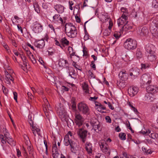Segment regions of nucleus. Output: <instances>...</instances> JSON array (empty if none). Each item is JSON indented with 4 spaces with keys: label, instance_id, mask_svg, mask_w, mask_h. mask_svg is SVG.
<instances>
[{
    "label": "nucleus",
    "instance_id": "nucleus-1",
    "mask_svg": "<svg viewBox=\"0 0 158 158\" xmlns=\"http://www.w3.org/2000/svg\"><path fill=\"white\" fill-rule=\"evenodd\" d=\"M65 31L67 36L71 38L76 36L77 34V29L73 24L66 23L65 26Z\"/></svg>",
    "mask_w": 158,
    "mask_h": 158
},
{
    "label": "nucleus",
    "instance_id": "nucleus-2",
    "mask_svg": "<svg viewBox=\"0 0 158 158\" xmlns=\"http://www.w3.org/2000/svg\"><path fill=\"white\" fill-rule=\"evenodd\" d=\"M64 144L66 146L69 145L70 150L72 152L75 151V149L77 147L76 143L72 140L68 135L65 136L64 139Z\"/></svg>",
    "mask_w": 158,
    "mask_h": 158
},
{
    "label": "nucleus",
    "instance_id": "nucleus-3",
    "mask_svg": "<svg viewBox=\"0 0 158 158\" xmlns=\"http://www.w3.org/2000/svg\"><path fill=\"white\" fill-rule=\"evenodd\" d=\"M137 42L131 39L127 40L124 44V46L126 49H135L136 48Z\"/></svg>",
    "mask_w": 158,
    "mask_h": 158
},
{
    "label": "nucleus",
    "instance_id": "nucleus-4",
    "mask_svg": "<svg viewBox=\"0 0 158 158\" xmlns=\"http://www.w3.org/2000/svg\"><path fill=\"white\" fill-rule=\"evenodd\" d=\"M78 109L80 113L83 114H88L89 113V109L87 105L84 102L78 103Z\"/></svg>",
    "mask_w": 158,
    "mask_h": 158
},
{
    "label": "nucleus",
    "instance_id": "nucleus-5",
    "mask_svg": "<svg viewBox=\"0 0 158 158\" xmlns=\"http://www.w3.org/2000/svg\"><path fill=\"white\" fill-rule=\"evenodd\" d=\"M90 123L93 128L97 132H98L102 130L101 125L98 119L95 118H92Z\"/></svg>",
    "mask_w": 158,
    "mask_h": 158
},
{
    "label": "nucleus",
    "instance_id": "nucleus-6",
    "mask_svg": "<svg viewBox=\"0 0 158 158\" xmlns=\"http://www.w3.org/2000/svg\"><path fill=\"white\" fill-rule=\"evenodd\" d=\"M85 119L80 114L76 113L74 115V122L78 127L81 126L84 123Z\"/></svg>",
    "mask_w": 158,
    "mask_h": 158
},
{
    "label": "nucleus",
    "instance_id": "nucleus-7",
    "mask_svg": "<svg viewBox=\"0 0 158 158\" xmlns=\"http://www.w3.org/2000/svg\"><path fill=\"white\" fill-rule=\"evenodd\" d=\"M150 29L151 33L154 36H156L158 34V23L156 20H153L151 24Z\"/></svg>",
    "mask_w": 158,
    "mask_h": 158
},
{
    "label": "nucleus",
    "instance_id": "nucleus-8",
    "mask_svg": "<svg viewBox=\"0 0 158 158\" xmlns=\"http://www.w3.org/2000/svg\"><path fill=\"white\" fill-rule=\"evenodd\" d=\"M151 78L149 75L143 74L141 77V83L142 85L150 84L151 82Z\"/></svg>",
    "mask_w": 158,
    "mask_h": 158
},
{
    "label": "nucleus",
    "instance_id": "nucleus-9",
    "mask_svg": "<svg viewBox=\"0 0 158 158\" xmlns=\"http://www.w3.org/2000/svg\"><path fill=\"white\" fill-rule=\"evenodd\" d=\"M87 131L84 130L82 128L79 129L77 131V134L82 139L83 143L85 141L87 135Z\"/></svg>",
    "mask_w": 158,
    "mask_h": 158
},
{
    "label": "nucleus",
    "instance_id": "nucleus-10",
    "mask_svg": "<svg viewBox=\"0 0 158 158\" xmlns=\"http://www.w3.org/2000/svg\"><path fill=\"white\" fill-rule=\"evenodd\" d=\"M139 91V89L137 87L131 86L128 89V93L131 97H133L136 95Z\"/></svg>",
    "mask_w": 158,
    "mask_h": 158
},
{
    "label": "nucleus",
    "instance_id": "nucleus-11",
    "mask_svg": "<svg viewBox=\"0 0 158 158\" xmlns=\"http://www.w3.org/2000/svg\"><path fill=\"white\" fill-rule=\"evenodd\" d=\"M99 143L100 148L103 152L106 153L108 152V146L105 140H101Z\"/></svg>",
    "mask_w": 158,
    "mask_h": 158
},
{
    "label": "nucleus",
    "instance_id": "nucleus-12",
    "mask_svg": "<svg viewBox=\"0 0 158 158\" xmlns=\"http://www.w3.org/2000/svg\"><path fill=\"white\" fill-rule=\"evenodd\" d=\"M127 17L124 15H122L121 17L119 18L118 20V26H123L126 23H128L127 21Z\"/></svg>",
    "mask_w": 158,
    "mask_h": 158
},
{
    "label": "nucleus",
    "instance_id": "nucleus-13",
    "mask_svg": "<svg viewBox=\"0 0 158 158\" xmlns=\"http://www.w3.org/2000/svg\"><path fill=\"white\" fill-rule=\"evenodd\" d=\"M52 22L54 23H61L62 24L65 23L59 14H55L52 18Z\"/></svg>",
    "mask_w": 158,
    "mask_h": 158
},
{
    "label": "nucleus",
    "instance_id": "nucleus-14",
    "mask_svg": "<svg viewBox=\"0 0 158 158\" xmlns=\"http://www.w3.org/2000/svg\"><path fill=\"white\" fill-rule=\"evenodd\" d=\"M146 89L148 92L152 94L158 92V87L156 85H149L146 88Z\"/></svg>",
    "mask_w": 158,
    "mask_h": 158
},
{
    "label": "nucleus",
    "instance_id": "nucleus-15",
    "mask_svg": "<svg viewBox=\"0 0 158 158\" xmlns=\"http://www.w3.org/2000/svg\"><path fill=\"white\" fill-rule=\"evenodd\" d=\"M43 26L40 23H36L34 25L33 30L36 33H39L42 31Z\"/></svg>",
    "mask_w": 158,
    "mask_h": 158
},
{
    "label": "nucleus",
    "instance_id": "nucleus-16",
    "mask_svg": "<svg viewBox=\"0 0 158 158\" xmlns=\"http://www.w3.org/2000/svg\"><path fill=\"white\" fill-rule=\"evenodd\" d=\"M147 52L148 53V59L150 61H152L156 60V54L153 50H147Z\"/></svg>",
    "mask_w": 158,
    "mask_h": 158
},
{
    "label": "nucleus",
    "instance_id": "nucleus-17",
    "mask_svg": "<svg viewBox=\"0 0 158 158\" xmlns=\"http://www.w3.org/2000/svg\"><path fill=\"white\" fill-rule=\"evenodd\" d=\"M58 64L60 67L63 68H68L69 65V63L67 60L64 59H60L59 60Z\"/></svg>",
    "mask_w": 158,
    "mask_h": 158
},
{
    "label": "nucleus",
    "instance_id": "nucleus-18",
    "mask_svg": "<svg viewBox=\"0 0 158 158\" xmlns=\"http://www.w3.org/2000/svg\"><path fill=\"white\" fill-rule=\"evenodd\" d=\"M137 33L141 36H146L148 35L149 31L146 27H144L142 29H139Z\"/></svg>",
    "mask_w": 158,
    "mask_h": 158
},
{
    "label": "nucleus",
    "instance_id": "nucleus-19",
    "mask_svg": "<svg viewBox=\"0 0 158 158\" xmlns=\"http://www.w3.org/2000/svg\"><path fill=\"white\" fill-rule=\"evenodd\" d=\"M5 73L6 76L5 82L6 83L10 85V81L13 82L14 79L8 72L6 71H5Z\"/></svg>",
    "mask_w": 158,
    "mask_h": 158
},
{
    "label": "nucleus",
    "instance_id": "nucleus-20",
    "mask_svg": "<svg viewBox=\"0 0 158 158\" xmlns=\"http://www.w3.org/2000/svg\"><path fill=\"white\" fill-rule=\"evenodd\" d=\"M85 148L88 154L91 155L93 152L92 144L89 142H87L85 144Z\"/></svg>",
    "mask_w": 158,
    "mask_h": 158
},
{
    "label": "nucleus",
    "instance_id": "nucleus-21",
    "mask_svg": "<svg viewBox=\"0 0 158 158\" xmlns=\"http://www.w3.org/2000/svg\"><path fill=\"white\" fill-rule=\"evenodd\" d=\"M21 58L23 62V65H21V68L22 69L25 71H26L27 70V59L26 58V57L22 55V56L20 57Z\"/></svg>",
    "mask_w": 158,
    "mask_h": 158
},
{
    "label": "nucleus",
    "instance_id": "nucleus-22",
    "mask_svg": "<svg viewBox=\"0 0 158 158\" xmlns=\"http://www.w3.org/2000/svg\"><path fill=\"white\" fill-rule=\"evenodd\" d=\"M54 7L55 9L59 13L61 14L64 12V7L61 5L56 4L54 6Z\"/></svg>",
    "mask_w": 158,
    "mask_h": 158
},
{
    "label": "nucleus",
    "instance_id": "nucleus-23",
    "mask_svg": "<svg viewBox=\"0 0 158 158\" xmlns=\"http://www.w3.org/2000/svg\"><path fill=\"white\" fill-rule=\"evenodd\" d=\"M44 110L45 114L47 118H49L51 116V114H52V111L51 110V108L50 106L47 107L46 106L44 107Z\"/></svg>",
    "mask_w": 158,
    "mask_h": 158
},
{
    "label": "nucleus",
    "instance_id": "nucleus-24",
    "mask_svg": "<svg viewBox=\"0 0 158 158\" xmlns=\"http://www.w3.org/2000/svg\"><path fill=\"white\" fill-rule=\"evenodd\" d=\"M144 98L145 100L149 102H152L154 100L153 95L150 93H147L145 94Z\"/></svg>",
    "mask_w": 158,
    "mask_h": 158
},
{
    "label": "nucleus",
    "instance_id": "nucleus-25",
    "mask_svg": "<svg viewBox=\"0 0 158 158\" xmlns=\"http://www.w3.org/2000/svg\"><path fill=\"white\" fill-rule=\"evenodd\" d=\"M139 69L136 68H133L130 70V75L131 76L137 77L139 74Z\"/></svg>",
    "mask_w": 158,
    "mask_h": 158
},
{
    "label": "nucleus",
    "instance_id": "nucleus-26",
    "mask_svg": "<svg viewBox=\"0 0 158 158\" xmlns=\"http://www.w3.org/2000/svg\"><path fill=\"white\" fill-rule=\"evenodd\" d=\"M32 131L35 136H36V133L39 135H40V131L39 127L32 125Z\"/></svg>",
    "mask_w": 158,
    "mask_h": 158
},
{
    "label": "nucleus",
    "instance_id": "nucleus-27",
    "mask_svg": "<svg viewBox=\"0 0 158 158\" xmlns=\"http://www.w3.org/2000/svg\"><path fill=\"white\" fill-rule=\"evenodd\" d=\"M44 45V42L43 39L41 40H39L35 43V46L39 48H42Z\"/></svg>",
    "mask_w": 158,
    "mask_h": 158
},
{
    "label": "nucleus",
    "instance_id": "nucleus-28",
    "mask_svg": "<svg viewBox=\"0 0 158 158\" xmlns=\"http://www.w3.org/2000/svg\"><path fill=\"white\" fill-rule=\"evenodd\" d=\"M60 118L61 119L62 121H66V118L67 117L66 112L65 110L61 112L58 113Z\"/></svg>",
    "mask_w": 158,
    "mask_h": 158
},
{
    "label": "nucleus",
    "instance_id": "nucleus-29",
    "mask_svg": "<svg viewBox=\"0 0 158 158\" xmlns=\"http://www.w3.org/2000/svg\"><path fill=\"white\" fill-rule=\"evenodd\" d=\"M125 70H123L119 73L118 76L122 80H125L127 78V76L125 73Z\"/></svg>",
    "mask_w": 158,
    "mask_h": 158
},
{
    "label": "nucleus",
    "instance_id": "nucleus-30",
    "mask_svg": "<svg viewBox=\"0 0 158 158\" xmlns=\"http://www.w3.org/2000/svg\"><path fill=\"white\" fill-rule=\"evenodd\" d=\"M68 72L69 73V75L73 78H74L75 76V71L73 68L69 67L68 68Z\"/></svg>",
    "mask_w": 158,
    "mask_h": 158
},
{
    "label": "nucleus",
    "instance_id": "nucleus-31",
    "mask_svg": "<svg viewBox=\"0 0 158 158\" xmlns=\"http://www.w3.org/2000/svg\"><path fill=\"white\" fill-rule=\"evenodd\" d=\"M60 42L63 48L65 46H67L69 45V42L68 41L65 37L62 38L60 40Z\"/></svg>",
    "mask_w": 158,
    "mask_h": 158
},
{
    "label": "nucleus",
    "instance_id": "nucleus-32",
    "mask_svg": "<svg viewBox=\"0 0 158 158\" xmlns=\"http://www.w3.org/2000/svg\"><path fill=\"white\" fill-rule=\"evenodd\" d=\"M82 87L83 91L86 94L89 93V89L88 85L85 82H83L82 84Z\"/></svg>",
    "mask_w": 158,
    "mask_h": 158
},
{
    "label": "nucleus",
    "instance_id": "nucleus-33",
    "mask_svg": "<svg viewBox=\"0 0 158 158\" xmlns=\"http://www.w3.org/2000/svg\"><path fill=\"white\" fill-rule=\"evenodd\" d=\"M132 28L131 26L128 24L127 23H126L124 26H122L121 28V32H123L124 30L125 31H127L128 30L131 29Z\"/></svg>",
    "mask_w": 158,
    "mask_h": 158
},
{
    "label": "nucleus",
    "instance_id": "nucleus-34",
    "mask_svg": "<svg viewBox=\"0 0 158 158\" xmlns=\"http://www.w3.org/2000/svg\"><path fill=\"white\" fill-rule=\"evenodd\" d=\"M43 53L46 56H50L53 55L54 53V50H44L43 51Z\"/></svg>",
    "mask_w": 158,
    "mask_h": 158
},
{
    "label": "nucleus",
    "instance_id": "nucleus-35",
    "mask_svg": "<svg viewBox=\"0 0 158 158\" xmlns=\"http://www.w3.org/2000/svg\"><path fill=\"white\" fill-rule=\"evenodd\" d=\"M100 19L101 21L103 22H106L109 19V17L107 14L106 15H102L100 16Z\"/></svg>",
    "mask_w": 158,
    "mask_h": 158
},
{
    "label": "nucleus",
    "instance_id": "nucleus-36",
    "mask_svg": "<svg viewBox=\"0 0 158 158\" xmlns=\"http://www.w3.org/2000/svg\"><path fill=\"white\" fill-rule=\"evenodd\" d=\"M69 55H70V57H71V59H72H72L74 60V57H77V60H79V56H78L76 55L75 52H73V50H72V52H71V51H69ZM72 60L73 61V60Z\"/></svg>",
    "mask_w": 158,
    "mask_h": 158
},
{
    "label": "nucleus",
    "instance_id": "nucleus-37",
    "mask_svg": "<svg viewBox=\"0 0 158 158\" xmlns=\"http://www.w3.org/2000/svg\"><path fill=\"white\" fill-rule=\"evenodd\" d=\"M7 142L11 146H15V142L14 140L10 137L7 139Z\"/></svg>",
    "mask_w": 158,
    "mask_h": 158
},
{
    "label": "nucleus",
    "instance_id": "nucleus-38",
    "mask_svg": "<svg viewBox=\"0 0 158 158\" xmlns=\"http://www.w3.org/2000/svg\"><path fill=\"white\" fill-rule=\"evenodd\" d=\"M111 30L108 29H106L103 32V35L105 36H107L109 35L110 34Z\"/></svg>",
    "mask_w": 158,
    "mask_h": 158
},
{
    "label": "nucleus",
    "instance_id": "nucleus-39",
    "mask_svg": "<svg viewBox=\"0 0 158 158\" xmlns=\"http://www.w3.org/2000/svg\"><path fill=\"white\" fill-rule=\"evenodd\" d=\"M65 110L64 109L63 105L60 104L59 106L57 107V112L58 113L59 112L63 111H64Z\"/></svg>",
    "mask_w": 158,
    "mask_h": 158
},
{
    "label": "nucleus",
    "instance_id": "nucleus-40",
    "mask_svg": "<svg viewBox=\"0 0 158 158\" xmlns=\"http://www.w3.org/2000/svg\"><path fill=\"white\" fill-rule=\"evenodd\" d=\"M117 85L121 88H123L125 86L124 82L123 81H117Z\"/></svg>",
    "mask_w": 158,
    "mask_h": 158
},
{
    "label": "nucleus",
    "instance_id": "nucleus-41",
    "mask_svg": "<svg viewBox=\"0 0 158 158\" xmlns=\"http://www.w3.org/2000/svg\"><path fill=\"white\" fill-rule=\"evenodd\" d=\"M145 48L147 49H154L155 48V47L152 44H148L145 46Z\"/></svg>",
    "mask_w": 158,
    "mask_h": 158
},
{
    "label": "nucleus",
    "instance_id": "nucleus-42",
    "mask_svg": "<svg viewBox=\"0 0 158 158\" xmlns=\"http://www.w3.org/2000/svg\"><path fill=\"white\" fill-rule=\"evenodd\" d=\"M0 139H1V142L3 144L6 143L7 139L3 135H0Z\"/></svg>",
    "mask_w": 158,
    "mask_h": 158
},
{
    "label": "nucleus",
    "instance_id": "nucleus-43",
    "mask_svg": "<svg viewBox=\"0 0 158 158\" xmlns=\"http://www.w3.org/2000/svg\"><path fill=\"white\" fill-rule=\"evenodd\" d=\"M34 7L36 12L38 13L40 12V10L39 8V6L37 3L35 2L34 3Z\"/></svg>",
    "mask_w": 158,
    "mask_h": 158
},
{
    "label": "nucleus",
    "instance_id": "nucleus-44",
    "mask_svg": "<svg viewBox=\"0 0 158 158\" xmlns=\"http://www.w3.org/2000/svg\"><path fill=\"white\" fill-rule=\"evenodd\" d=\"M58 152V148L56 143L53 144L52 146V153H57Z\"/></svg>",
    "mask_w": 158,
    "mask_h": 158
},
{
    "label": "nucleus",
    "instance_id": "nucleus-45",
    "mask_svg": "<svg viewBox=\"0 0 158 158\" xmlns=\"http://www.w3.org/2000/svg\"><path fill=\"white\" fill-rule=\"evenodd\" d=\"M141 69H148L150 65L148 63H145L144 64H141Z\"/></svg>",
    "mask_w": 158,
    "mask_h": 158
},
{
    "label": "nucleus",
    "instance_id": "nucleus-46",
    "mask_svg": "<svg viewBox=\"0 0 158 158\" xmlns=\"http://www.w3.org/2000/svg\"><path fill=\"white\" fill-rule=\"evenodd\" d=\"M152 6V7L155 8H158V2L156 0H153Z\"/></svg>",
    "mask_w": 158,
    "mask_h": 158
},
{
    "label": "nucleus",
    "instance_id": "nucleus-47",
    "mask_svg": "<svg viewBox=\"0 0 158 158\" xmlns=\"http://www.w3.org/2000/svg\"><path fill=\"white\" fill-rule=\"evenodd\" d=\"M150 137L154 139H158V134L156 133H152L149 135Z\"/></svg>",
    "mask_w": 158,
    "mask_h": 158
},
{
    "label": "nucleus",
    "instance_id": "nucleus-48",
    "mask_svg": "<svg viewBox=\"0 0 158 158\" xmlns=\"http://www.w3.org/2000/svg\"><path fill=\"white\" fill-rule=\"evenodd\" d=\"M121 11L122 12H123L122 15H125L127 16L128 15L127 10V9L124 7H122L121 9Z\"/></svg>",
    "mask_w": 158,
    "mask_h": 158
},
{
    "label": "nucleus",
    "instance_id": "nucleus-49",
    "mask_svg": "<svg viewBox=\"0 0 158 158\" xmlns=\"http://www.w3.org/2000/svg\"><path fill=\"white\" fill-rule=\"evenodd\" d=\"M119 136L121 140H125L126 139V135L124 133H120L119 135Z\"/></svg>",
    "mask_w": 158,
    "mask_h": 158
},
{
    "label": "nucleus",
    "instance_id": "nucleus-50",
    "mask_svg": "<svg viewBox=\"0 0 158 158\" xmlns=\"http://www.w3.org/2000/svg\"><path fill=\"white\" fill-rule=\"evenodd\" d=\"M3 133L4 134V135H3L5 137L7 138V139L9 137V136L10 134L8 133L6 131V129H3Z\"/></svg>",
    "mask_w": 158,
    "mask_h": 158
},
{
    "label": "nucleus",
    "instance_id": "nucleus-51",
    "mask_svg": "<svg viewBox=\"0 0 158 158\" xmlns=\"http://www.w3.org/2000/svg\"><path fill=\"white\" fill-rule=\"evenodd\" d=\"M26 53L29 58L34 56L33 54L30 52V50H26Z\"/></svg>",
    "mask_w": 158,
    "mask_h": 158
},
{
    "label": "nucleus",
    "instance_id": "nucleus-52",
    "mask_svg": "<svg viewBox=\"0 0 158 158\" xmlns=\"http://www.w3.org/2000/svg\"><path fill=\"white\" fill-rule=\"evenodd\" d=\"M80 6L79 5H75L74 7V13L75 11H76L78 12L80 9Z\"/></svg>",
    "mask_w": 158,
    "mask_h": 158
},
{
    "label": "nucleus",
    "instance_id": "nucleus-53",
    "mask_svg": "<svg viewBox=\"0 0 158 158\" xmlns=\"http://www.w3.org/2000/svg\"><path fill=\"white\" fill-rule=\"evenodd\" d=\"M44 107H45V106H46L47 107H48V106L49 107L50 105H48V103L47 99L44 98Z\"/></svg>",
    "mask_w": 158,
    "mask_h": 158
},
{
    "label": "nucleus",
    "instance_id": "nucleus-54",
    "mask_svg": "<svg viewBox=\"0 0 158 158\" xmlns=\"http://www.w3.org/2000/svg\"><path fill=\"white\" fill-rule=\"evenodd\" d=\"M2 89L3 93L5 94V95H7V94H8V90L3 85L2 86Z\"/></svg>",
    "mask_w": 158,
    "mask_h": 158
},
{
    "label": "nucleus",
    "instance_id": "nucleus-55",
    "mask_svg": "<svg viewBox=\"0 0 158 158\" xmlns=\"http://www.w3.org/2000/svg\"><path fill=\"white\" fill-rule=\"evenodd\" d=\"M123 33V32H121V30L119 31V33H115L114 35V37L116 39H118L119 37L121 35V34Z\"/></svg>",
    "mask_w": 158,
    "mask_h": 158
},
{
    "label": "nucleus",
    "instance_id": "nucleus-56",
    "mask_svg": "<svg viewBox=\"0 0 158 158\" xmlns=\"http://www.w3.org/2000/svg\"><path fill=\"white\" fill-rule=\"evenodd\" d=\"M73 65L74 67L76 69H78L79 70H81L79 69L80 68V66L77 64L76 62H75L74 61H73Z\"/></svg>",
    "mask_w": 158,
    "mask_h": 158
},
{
    "label": "nucleus",
    "instance_id": "nucleus-57",
    "mask_svg": "<svg viewBox=\"0 0 158 158\" xmlns=\"http://www.w3.org/2000/svg\"><path fill=\"white\" fill-rule=\"evenodd\" d=\"M23 155L24 158H29L28 156L27 155V152H26V150L24 147L23 148Z\"/></svg>",
    "mask_w": 158,
    "mask_h": 158
},
{
    "label": "nucleus",
    "instance_id": "nucleus-58",
    "mask_svg": "<svg viewBox=\"0 0 158 158\" xmlns=\"http://www.w3.org/2000/svg\"><path fill=\"white\" fill-rule=\"evenodd\" d=\"M136 56L138 58H141L142 56V53L139 50L136 53Z\"/></svg>",
    "mask_w": 158,
    "mask_h": 158
},
{
    "label": "nucleus",
    "instance_id": "nucleus-59",
    "mask_svg": "<svg viewBox=\"0 0 158 158\" xmlns=\"http://www.w3.org/2000/svg\"><path fill=\"white\" fill-rule=\"evenodd\" d=\"M105 120L107 123H110L111 122V119L109 116H106L105 117Z\"/></svg>",
    "mask_w": 158,
    "mask_h": 158
},
{
    "label": "nucleus",
    "instance_id": "nucleus-60",
    "mask_svg": "<svg viewBox=\"0 0 158 158\" xmlns=\"http://www.w3.org/2000/svg\"><path fill=\"white\" fill-rule=\"evenodd\" d=\"M31 48L32 49H34V48L33 45L29 43H27L26 45V48Z\"/></svg>",
    "mask_w": 158,
    "mask_h": 158
},
{
    "label": "nucleus",
    "instance_id": "nucleus-61",
    "mask_svg": "<svg viewBox=\"0 0 158 158\" xmlns=\"http://www.w3.org/2000/svg\"><path fill=\"white\" fill-rule=\"evenodd\" d=\"M60 154L58 152L52 153V156L53 158H58Z\"/></svg>",
    "mask_w": 158,
    "mask_h": 158
},
{
    "label": "nucleus",
    "instance_id": "nucleus-62",
    "mask_svg": "<svg viewBox=\"0 0 158 158\" xmlns=\"http://www.w3.org/2000/svg\"><path fill=\"white\" fill-rule=\"evenodd\" d=\"M55 44L56 45H57L58 46H59L60 47V48L62 49H63L64 48L62 46V45H61V44L60 43V42H59L58 40H55Z\"/></svg>",
    "mask_w": 158,
    "mask_h": 158
},
{
    "label": "nucleus",
    "instance_id": "nucleus-63",
    "mask_svg": "<svg viewBox=\"0 0 158 158\" xmlns=\"http://www.w3.org/2000/svg\"><path fill=\"white\" fill-rule=\"evenodd\" d=\"M113 25V23L111 19H110L109 21V26L108 29L111 30L112 27Z\"/></svg>",
    "mask_w": 158,
    "mask_h": 158
},
{
    "label": "nucleus",
    "instance_id": "nucleus-64",
    "mask_svg": "<svg viewBox=\"0 0 158 158\" xmlns=\"http://www.w3.org/2000/svg\"><path fill=\"white\" fill-rule=\"evenodd\" d=\"M49 3L44 2L42 4V6L44 9H47L48 7V4Z\"/></svg>",
    "mask_w": 158,
    "mask_h": 158
}]
</instances>
